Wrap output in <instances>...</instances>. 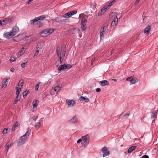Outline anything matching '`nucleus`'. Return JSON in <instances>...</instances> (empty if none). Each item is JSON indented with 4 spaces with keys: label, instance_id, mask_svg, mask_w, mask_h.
<instances>
[{
    "label": "nucleus",
    "instance_id": "c03bdc74",
    "mask_svg": "<svg viewBox=\"0 0 158 158\" xmlns=\"http://www.w3.org/2000/svg\"><path fill=\"white\" fill-rule=\"evenodd\" d=\"M19 92H19V91H16V94L17 95V97H16V99H18V97L19 94Z\"/></svg>",
    "mask_w": 158,
    "mask_h": 158
},
{
    "label": "nucleus",
    "instance_id": "0e129e2a",
    "mask_svg": "<svg viewBox=\"0 0 158 158\" xmlns=\"http://www.w3.org/2000/svg\"><path fill=\"white\" fill-rule=\"evenodd\" d=\"M112 80L113 81H114L115 82H116L117 81V80L116 79H112Z\"/></svg>",
    "mask_w": 158,
    "mask_h": 158
},
{
    "label": "nucleus",
    "instance_id": "412c9836",
    "mask_svg": "<svg viewBox=\"0 0 158 158\" xmlns=\"http://www.w3.org/2000/svg\"><path fill=\"white\" fill-rule=\"evenodd\" d=\"M100 82L101 83L102 85L103 86L108 85H109V83L106 80L102 81H100Z\"/></svg>",
    "mask_w": 158,
    "mask_h": 158
},
{
    "label": "nucleus",
    "instance_id": "f03ea898",
    "mask_svg": "<svg viewBox=\"0 0 158 158\" xmlns=\"http://www.w3.org/2000/svg\"><path fill=\"white\" fill-rule=\"evenodd\" d=\"M31 131V129L28 128L25 134L23 135V136H21L19 140L18 143V146H21L25 143Z\"/></svg>",
    "mask_w": 158,
    "mask_h": 158
},
{
    "label": "nucleus",
    "instance_id": "393cba45",
    "mask_svg": "<svg viewBox=\"0 0 158 158\" xmlns=\"http://www.w3.org/2000/svg\"><path fill=\"white\" fill-rule=\"evenodd\" d=\"M39 101L37 100H35V101L33 102V104L34 108H35L38 105L37 103Z\"/></svg>",
    "mask_w": 158,
    "mask_h": 158
},
{
    "label": "nucleus",
    "instance_id": "13d9d810",
    "mask_svg": "<svg viewBox=\"0 0 158 158\" xmlns=\"http://www.w3.org/2000/svg\"><path fill=\"white\" fill-rule=\"evenodd\" d=\"M95 60V58H93L91 61V63L92 64V63Z\"/></svg>",
    "mask_w": 158,
    "mask_h": 158
},
{
    "label": "nucleus",
    "instance_id": "a18cd8bd",
    "mask_svg": "<svg viewBox=\"0 0 158 158\" xmlns=\"http://www.w3.org/2000/svg\"><path fill=\"white\" fill-rule=\"evenodd\" d=\"M19 100L20 99H18H18H16V100H15L13 104H16Z\"/></svg>",
    "mask_w": 158,
    "mask_h": 158
},
{
    "label": "nucleus",
    "instance_id": "c85d7f7f",
    "mask_svg": "<svg viewBox=\"0 0 158 158\" xmlns=\"http://www.w3.org/2000/svg\"><path fill=\"white\" fill-rule=\"evenodd\" d=\"M18 85L19 87L22 88L23 86V82H21V81H20L18 83Z\"/></svg>",
    "mask_w": 158,
    "mask_h": 158
},
{
    "label": "nucleus",
    "instance_id": "de8ad7c7",
    "mask_svg": "<svg viewBox=\"0 0 158 158\" xmlns=\"http://www.w3.org/2000/svg\"><path fill=\"white\" fill-rule=\"evenodd\" d=\"M33 1L32 0H29L26 2V3L27 4L29 5L30 3Z\"/></svg>",
    "mask_w": 158,
    "mask_h": 158
},
{
    "label": "nucleus",
    "instance_id": "5701e85b",
    "mask_svg": "<svg viewBox=\"0 0 158 158\" xmlns=\"http://www.w3.org/2000/svg\"><path fill=\"white\" fill-rule=\"evenodd\" d=\"M132 81H131L130 82V85L135 84L136 83H137L138 81V80L136 78H133L132 79Z\"/></svg>",
    "mask_w": 158,
    "mask_h": 158
},
{
    "label": "nucleus",
    "instance_id": "052dcab7",
    "mask_svg": "<svg viewBox=\"0 0 158 158\" xmlns=\"http://www.w3.org/2000/svg\"><path fill=\"white\" fill-rule=\"evenodd\" d=\"M83 15H84V14H80L79 16V18H80V17H81V16H83Z\"/></svg>",
    "mask_w": 158,
    "mask_h": 158
},
{
    "label": "nucleus",
    "instance_id": "6e6552de",
    "mask_svg": "<svg viewBox=\"0 0 158 158\" xmlns=\"http://www.w3.org/2000/svg\"><path fill=\"white\" fill-rule=\"evenodd\" d=\"M60 89V87L59 86H56L54 88V89L53 88L51 90L50 94L51 95H54L55 94L54 91L56 94Z\"/></svg>",
    "mask_w": 158,
    "mask_h": 158
},
{
    "label": "nucleus",
    "instance_id": "4d7b16f0",
    "mask_svg": "<svg viewBox=\"0 0 158 158\" xmlns=\"http://www.w3.org/2000/svg\"><path fill=\"white\" fill-rule=\"evenodd\" d=\"M24 48H23V47L22 48V49L21 50H20V51H23L24 52H24H25V50H24Z\"/></svg>",
    "mask_w": 158,
    "mask_h": 158
},
{
    "label": "nucleus",
    "instance_id": "4468645a",
    "mask_svg": "<svg viewBox=\"0 0 158 158\" xmlns=\"http://www.w3.org/2000/svg\"><path fill=\"white\" fill-rule=\"evenodd\" d=\"M66 103L68 104L69 106H73L75 103L74 101L72 100H67Z\"/></svg>",
    "mask_w": 158,
    "mask_h": 158
},
{
    "label": "nucleus",
    "instance_id": "39448f33",
    "mask_svg": "<svg viewBox=\"0 0 158 158\" xmlns=\"http://www.w3.org/2000/svg\"><path fill=\"white\" fill-rule=\"evenodd\" d=\"M72 66L69 64H64L61 65L58 67V69L59 71L65 70L66 69H69L72 67Z\"/></svg>",
    "mask_w": 158,
    "mask_h": 158
},
{
    "label": "nucleus",
    "instance_id": "ea45409f",
    "mask_svg": "<svg viewBox=\"0 0 158 158\" xmlns=\"http://www.w3.org/2000/svg\"><path fill=\"white\" fill-rule=\"evenodd\" d=\"M122 16V15L121 14H118L116 16V18L117 19H118L121 17Z\"/></svg>",
    "mask_w": 158,
    "mask_h": 158
},
{
    "label": "nucleus",
    "instance_id": "8fccbe9b",
    "mask_svg": "<svg viewBox=\"0 0 158 158\" xmlns=\"http://www.w3.org/2000/svg\"><path fill=\"white\" fill-rule=\"evenodd\" d=\"M81 142H82V139H78V140L77 141V143H79Z\"/></svg>",
    "mask_w": 158,
    "mask_h": 158
},
{
    "label": "nucleus",
    "instance_id": "864d4df0",
    "mask_svg": "<svg viewBox=\"0 0 158 158\" xmlns=\"http://www.w3.org/2000/svg\"><path fill=\"white\" fill-rule=\"evenodd\" d=\"M101 90V89L99 88H97L96 89V91L98 92H100Z\"/></svg>",
    "mask_w": 158,
    "mask_h": 158
},
{
    "label": "nucleus",
    "instance_id": "0eeeda50",
    "mask_svg": "<svg viewBox=\"0 0 158 158\" xmlns=\"http://www.w3.org/2000/svg\"><path fill=\"white\" fill-rule=\"evenodd\" d=\"M102 151L103 153V157L109 155L110 153L109 151L106 147H103L102 149Z\"/></svg>",
    "mask_w": 158,
    "mask_h": 158
},
{
    "label": "nucleus",
    "instance_id": "4be33fe9",
    "mask_svg": "<svg viewBox=\"0 0 158 158\" xmlns=\"http://www.w3.org/2000/svg\"><path fill=\"white\" fill-rule=\"evenodd\" d=\"M118 19H115L113 20L111 23V25L112 26H115L118 23Z\"/></svg>",
    "mask_w": 158,
    "mask_h": 158
},
{
    "label": "nucleus",
    "instance_id": "cd10ccee",
    "mask_svg": "<svg viewBox=\"0 0 158 158\" xmlns=\"http://www.w3.org/2000/svg\"><path fill=\"white\" fill-rule=\"evenodd\" d=\"M116 0H113L111 2H110L108 5L107 6L109 8L112 5V4L115 2L116 1Z\"/></svg>",
    "mask_w": 158,
    "mask_h": 158
},
{
    "label": "nucleus",
    "instance_id": "6e6d98bb",
    "mask_svg": "<svg viewBox=\"0 0 158 158\" xmlns=\"http://www.w3.org/2000/svg\"><path fill=\"white\" fill-rule=\"evenodd\" d=\"M15 70V69L13 68H11L10 69V71L12 73H13Z\"/></svg>",
    "mask_w": 158,
    "mask_h": 158
},
{
    "label": "nucleus",
    "instance_id": "a878e982",
    "mask_svg": "<svg viewBox=\"0 0 158 158\" xmlns=\"http://www.w3.org/2000/svg\"><path fill=\"white\" fill-rule=\"evenodd\" d=\"M40 127V124L39 122H37L35 123V128L38 130L39 128Z\"/></svg>",
    "mask_w": 158,
    "mask_h": 158
},
{
    "label": "nucleus",
    "instance_id": "680f3d73",
    "mask_svg": "<svg viewBox=\"0 0 158 158\" xmlns=\"http://www.w3.org/2000/svg\"><path fill=\"white\" fill-rule=\"evenodd\" d=\"M102 10L103 11V12H104V13L106 12V11L104 10V9L103 8L102 9Z\"/></svg>",
    "mask_w": 158,
    "mask_h": 158
},
{
    "label": "nucleus",
    "instance_id": "c756f323",
    "mask_svg": "<svg viewBox=\"0 0 158 158\" xmlns=\"http://www.w3.org/2000/svg\"><path fill=\"white\" fill-rule=\"evenodd\" d=\"M6 19V21H7V23H10L12 21V19L11 18H8L5 19Z\"/></svg>",
    "mask_w": 158,
    "mask_h": 158
},
{
    "label": "nucleus",
    "instance_id": "79ce46f5",
    "mask_svg": "<svg viewBox=\"0 0 158 158\" xmlns=\"http://www.w3.org/2000/svg\"><path fill=\"white\" fill-rule=\"evenodd\" d=\"M104 10H105L106 11L109 8L107 6H104L103 8Z\"/></svg>",
    "mask_w": 158,
    "mask_h": 158
},
{
    "label": "nucleus",
    "instance_id": "774afa93",
    "mask_svg": "<svg viewBox=\"0 0 158 158\" xmlns=\"http://www.w3.org/2000/svg\"><path fill=\"white\" fill-rule=\"evenodd\" d=\"M37 40V38H36V37H35V38H34V40Z\"/></svg>",
    "mask_w": 158,
    "mask_h": 158
},
{
    "label": "nucleus",
    "instance_id": "338daca9",
    "mask_svg": "<svg viewBox=\"0 0 158 158\" xmlns=\"http://www.w3.org/2000/svg\"><path fill=\"white\" fill-rule=\"evenodd\" d=\"M17 56H18V57H19L20 56V55H19V54H18Z\"/></svg>",
    "mask_w": 158,
    "mask_h": 158
},
{
    "label": "nucleus",
    "instance_id": "a19ab883",
    "mask_svg": "<svg viewBox=\"0 0 158 158\" xmlns=\"http://www.w3.org/2000/svg\"><path fill=\"white\" fill-rule=\"evenodd\" d=\"M37 21L36 20H35V18L34 19H33V20H31L30 22H31V24H33V23H35V22H37Z\"/></svg>",
    "mask_w": 158,
    "mask_h": 158
},
{
    "label": "nucleus",
    "instance_id": "09e8293b",
    "mask_svg": "<svg viewBox=\"0 0 158 158\" xmlns=\"http://www.w3.org/2000/svg\"><path fill=\"white\" fill-rule=\"evenodd\" d=\"M16 91H19V92H20L21 91V88H19V87L18 88L17 87H16Z\"/></svg>",
    "mask_w": 158,
    "mask_h": 158
},
{
    "label": "nucleus",
    "instance_id": "dca6fc26",
    "mask_svg": "<svg viewBox=\"0 0 158 158\" xmlns=\"http://www.w3.org/2000/svg\"><path fill=\"white\" fill-rule=\"evenodd\" d=\"M79 99L81 101H84L86 102H88L89 101V99L88 98H85L82 96H81Z\"/></svg>",
    "mask_w": 158,
    "mask_h": 158
},
{
    "label": "nucleus",
    "instance_id": "4c0bfd02",
    "mask_svg": "<svg viewBox=\"0 0 158 158\" xmlns=\"http://www.w3.org/2000/svg\"><path fill=\"white\" fill-rule=\"evenodd\" d=\"M86 21V19L85 18H83L81 21V23L82 24H85V22Z\"/></svg>",
    "mask_w": 158,
    "mask_h": 158
},
{
    "label": "nucleus",
    "instance_id": "49530a36",
    "mask_svg": "<svg viewBox=\"0 0 158 158\" xmlns=\"http://www.w3.org/2000/svg\"><path fill=\"white\" fill-rule=\"evenodd\" d=\"M24 53V52L23 51H20L19 53V55H20V56H21Z\"/></svg>",
    "mask_w": 158,
    "mask_h": 158
},
{
    "label": "nucleus",
    "instance_id": "5fc2aeb1",
    "mask_svg": "<svg viewBox=\"0 0 158 158\" xmlns=\"http://www.w3.org/2000/svg\"><path fill=\"white\" fill-rule=\"evenodd\" d=\"M130 115V114L129 113H126V114L124 116V117H128Z\"/></svg>",
    "mask_w": 158,
    "mask_h": 158
},
{
    "label": "nucleus",
    "instance_id": "9d476101",
    "mask_svg": "<svg viewBox=\"0 0 158 158\" xmlns=\"http://www.w3.org/2000/svg\"><path fill=\"white\" fill-rule=\"evenodd\" d=\"M42 48L43 46L41 45H40V43L37 45L36 48V51L34 54V56H36L38 55L39 51L42 49Z\"/></svg>",
    "mask_w": 158,
    "mask_h": 158
},
{
    "label": "nucleus",
    "instance_id": "e2e57ef3",
    "mask_svg": "<svg viewBox=\"0 0 158 158\" xmlns=\"http://www.w3.org/2000/svg\"><path fill=\"white\" fill-rule=\"evenodd\" d=\"M2 25V22L1 20H0V25Z\"/></svg>",
    "mask_w": 158,
    "mask_h": 158
},
{
    "label": "nucleus",
    "instance_id": "ddd939ff",
    "mask_svg": "<svg viewBox=\"0 0 158 158\" xmlns=\"http://www.w3.org/2000/svg\"><path fill=\"white\" fill-rule=\"evenodd\" d=\"M151 28V24H148L145 29L144 33L147 34H148L150 31Z\"/></svg>",
    "mask_w": 158,
    "mask_h": 158
},
{
    "label": "nucleus",
    "instance_id": "20e7f679",
    "mask_svg": "<svg viewBox=\"0 0 158 158\" xmlns=\"http://www.w3.org/2000/svg\"><path fill=\"white\" fill-rule=\"evenodd\" d=\"M82 145L84 147L87 146L89 142V136L88 134L82 137Z\"/></svg>",
    "mask_w": 158,
    "mask_h": 158
},
{
    "label": "nucleus",
    "instance_id": "69168bd1",
    "mask_svg": "<svg viewBox=\"0 0 158 158\" xmlns=\"http://www.w3.org/2000/svg\"><path fill=\"white\" fill-rule=\"evenodd\" d=\"M50 83H51V82L50 81H49V82H48V84H50Z\"/></svg>",
    "mask_w": 158,
    "mask_h": 158
},
{
    "label": "nucleus",
    "instance_id": "1a4fd4ad",
    "mask_svg": "<svg viewBox=\"0 0 158 158\" xmlns=\"http://www.w3.org/2000/svg\"><path fill=\"white\" fill-rule=\"evenodd\" d=\"M14 35L12 34V32L10 31L9 32H7L4 33L3 35V36L7 39H10L12 38Z\"/></svg>",
    "mask_w": 158,
    "mask_h": 158
},
{
    "label": "nucleus",
    "instance_id": "aec40b11",
    "mask_svg": "<svg viewBox=\"0 0 158 158\" xmlns=\"http://www.w3.org/2000/svg\"><path fill=\"white\" fill-rule=\"evenodd\" d=\"M19 126L20 125L19 124V123L18 122H16L15 123L14 126L13 127L12 129H11V131H14L16 127Z\"/></svg>",
    "mask_w": 158,
    "mask_h": 158
},
{
    "label": "nucleus",
    "instance_id": "e433bc0d",
    "mask_svg": "<svg viewBox=\"0 0 158 158\" xmlns=\"http://www.w3.org/2000/svg\"><path fill=\"white\" fill-rule=\"evenodd\" d=\"M8 129L7 128H5L2 131V133L3 134H5L7 132Z\"/></svg>",
    "mask_w": 158,
    "mask_h": 158
},
{
    "label": "nucleus",
    "instance_id": "9b49d317",
    "mask_svg": "<svg viewBox=\"0 0 158 158\" xmlns=\"http://www.w3.org/2000/svg\"><path fill=\"white\" fill-rule=\"evenodd\" d=\"M13 35L15 36L19 31V28L17 26L14 27L10 30Z\"/></svg>",
    "mask_w": 158,
    "mask_h": 158
},
{
    "label": "nucleus",
    "instance_id": "b1692460",
    "mask_svg": "<svg viewBox=\"0 0 158 158\" xmlns=\"http://www.w3.org/2000/svg\"><path fill=\"white\" fill-rule=\"evenodd\" d=\"M29 93V90L27 89H26L25 91L23 92V96L24 97H26L27 94Z\"/></svg>",
    "mask_w": 158,
    "mask_h": 158
},
{
    "label": "nucleus",
    "instance_id": "2f4dec72",
    "mask_svg": "<svg viewBox=\"0 0 158 158\" xmlns=\"http://www.w3.org/2000/svg\"><path fill=\"white\" fill-rule=\"evenodd\" d=\"M92 4H93V5L92 6H91V7L93 8L94 9L96 8V3H95L94 2L93 3H92Z\"/></svg>",
    "mask_w": 158,
    "mask_h": 158
},
{
    "label": "nucleus",
    "instance_id": "58836bf2",
    "mask_svg": "<svg viewBox=\"0 0 158 158\" xmlns=\"http://www.w3.org/2000/svg\"><path fill=\"white\" fill-rule=\"evenodd\" d=\"M6 19H5V20H3L2 21V25H5L8 23L6 21Z\"/></svg>",
    "mask_w": 158,
    "mask_h": 158
},
{
    "label": "nucleus",
    "instance_id": "bf43d9fd",
    "mask_svg": "<svg viewBox=\"0 0 158 158\" xmlns=\"http://www.w3.org/2000/svg\"><path fill=\"white\" fill-rule=\"evenodd\" d=\"M152 116L153 117H156V114H153V115H152Z\"/></svg>",
    "mask_w": 158,
    "mask_h": 158
},
{
    "label": "nucleus",
    "instance_id": "2eb2a0df",
    "mask_svg": "<svg viewBox=\"0 0 158 158\" xmlns=\"http://www.w3.org/2000/svg\"><path fill=\"white\" fill-rule=\"evenodd\" d=\"M69 122L70 123H76L77 122V118L75 116H74L69 121Z\"/></svg>",
    "mask_w": 158,
    "mask_h": 158
},
{
    "label": "nucleus",
    "instance_id": "6ab92c4d",
    "mask_svg": "<svg viewBox=\"0 0 158 158\" xmlns=\"http://www.w3.org/2000/svg\"><path fill=\"white\" fill-rule=\"evenodd\" d=\"M8 82V79H7L5 80L4 81H3L2 84V88H6L7 85V82Z\"/></svg>",
    "mask_w": 158,
    "mask_h": 158
},
{
    "label": "nucleus",
    "instance_id": "473e14b6",
    "mask_svg": "<svg viewBox=\"0 0 158 158\" xmlns=\"http://www.w3.org/2000/svg\"><path fill=\"white\" fill-rule=\"evenodd\" d=\"M104 14V13L103 12V11L101 9L100 10L98 13V16H100V15H102L103 14Z\"/></svg>",
    "mask_w": 158,
    "mask_h": 158
},
{
    "label": "nucleus",
    "instance_id": "f8f14e48",
    "mask_svg": "<svg viewBox=\"0 0 158 158\" xmlns=\"http://www.w3.org/2000/svg\"><path fill=\"white\" fill-rule=\"evenodd\" d=\"M107 28V27L106 26H104L101 28L100 30V35L101 38L103 35L104 32L106 30Z\"/></svg>",
    "mask_w": 158,
    "mask_h": 158
},
{
    "label": "nucleus",
    "instance_id": "f704fd0d",
    "mask_svg": "<svg viewBox=\"0 0 158 158\" xmlns=\"http://www.w3.org/2000/svg\"><path fill=\"white\" fill-rule=\"evenodd\" d=\"M133 78L132 77H128L126 79V80L128 81H130L131 82V81H132V79H133Z\"/></svg>",
    "mask_w": 158,
    "mask_h": 158
},
{
    "label": "nucleus",
    "instance_id": "37998d69",
    "mask_svg": "<svg viewBox=\"0 0 158 158\" xmlns=\"http://www.w3.org/2000/svg\"><path fill=\"white\" fill-rule=\"evenodd\" d=\"M27 61L25 62L24 63H23L21 64V67H22V68H24L25 67V64L27 63Z\"/></svg>",
    "mask_w": 158,
    "mask_h": 158
},
{
    "label": "nucleus",
    "instance_id": "f3484780",
    "mask_svg": "<svg viewBox=\"0 0 158 158\" xmlns=\"http://www.w3.org/2000/svg\"><path fill=\"white\" fill-rule=\"evenodd\" d=\"M46 18V16L45 15H42L39 17H37L35 18V20L37 21H38L40 20H42L45 19Z\"/></svg>",
    "mask_w": 158,
    "mask_h": 158
},
{
    "label": "nucleus",
    "instance_id": "423d86ee",
    "mask_svg": "<svg viewBox=\"0 0 158 158\" xmlns=\"http://www.w3.org/2000/svg\"><path fill=\"white\" fill-rule=\"evenodd\" d=\"M77 13L76 10H73L68 12L63 15V17L64 18L67 19L70 17L72 15L75 14Z\"/></svg>",
    "mask_w": 158,
    "mask_h": 158
},
{
    "label": "nucleus",
    "instance_id": "a211bd4d",
    "mask_svg": "<svg viewBox=\"0 0 158 158\" xmlns=\"http://www.w3.org/2000/svg\"><path fill=\"white\" fill-rule=\"evenodd\" d=\"M137 146H133L130 147L128 150V153H130L134 151L136 148Z\"/></svg>",
    "mask_w": 158,
    "mask_h": 158
},
{
    "label": "nucleus",
    "instance_id": "bb28decb",
    "mask_svg": "<svg viewBox=\"0 0 158 158\" xmlns=\"http://www.w3.org/2000/svg\"><path fill=\"white\" fill-rule=\"evenodd\" d=\"M86 24H81V28L83 31H84L86 28L85 27Z\"/></svg>",
    "mask_w": 158,
    "mask_h": 158
},
{
    "label": "nucleus",
    "instance_id": "c9c22d12",
    "mask_svg": "<svg viewBox=\"0 0 158 158\" xmlns=\"http://www.w3.org/2000/svg\"><path fill=\"white\" fill-rule=\"evenodd\" d=\"M10 146H11L10 144H7L6 145V147H5V149L6 150L8 151V150L9 148L10 147Z\"/></svg>",
    "mask_w": 158,
    "mask_h": 158
},
{
    "label": "nucleus",
    "instance_id": "3c124183",
    "mask_svg": "<svg viewBox=\"0 0 158 158\" xmlns=\"http://www.w3.org/2000/svg\"><path fill=\"white\" fill-rule=\"evenodd\" d=\"M140 0H136L135 2V4L136 5L139 2Z\"/></svg>",
    "mask_w": 158,
    "mask_h": 158
},
{
    "label": "nucleus",
    "instance_id": "7c9ffc66",
    "mask_svg": "<svg viewBox=\"0 0 158 158\" xmlns=\"http://www.w3.org/2000/svg\"><path fill=\"white\" fill-rule=\"evenodd\" d=\"M16 60V58L15 57H12L10 58V62L12 63V62L14 61L15 60Z\"/></svg>",
    "mask_w": 158,
    "mask_h": 158
},
{
    "label": "nucleus",
    "instance_id": "f257e3e1",
    "mask_svg": "<svg viewBox=\"0 0 158 158\" xmlns=\"http://www.w3.org/2000/svg\"><path fill=\"white\" fill-rule=\"evenodd\" d=\"M66 50V47L65 45H64L61 49V53H60V48L59 46L57 47L56 53L57 56H59V60L55 63L56 66L57 67L59 64L62 63L65 55Z\"/></svg>",
    "mask_w": 158,
    "mask_h": 158
},
{
    "label": "nucleus",
    "instance_id": "72a5a7b5",
    "mask_svg": "<svg viewBox=\"0 0 158 158\" xmlns=\"http://www.w3.org/2000/svg\"><path fill=\"white\" fill-rule=\"evenodd\" d=\"M41 84V82H40L38 84H37L35 87V90L36 91L38 90L39 87V85Z\"/></svg>",
    "mask_w": 158,
    "mask_h": 158
},
{
    "label": "nucleus",
    "instance_id": "7ed1b4c3",
    "mask_svg": "<svg viewBox=\"0 0 158 158\" xmlns=\"http://www.w3.org/2000/svg\"><path fill=\"white\" fill-rule=\"evenodd\" d=\"M54 31V29L52 28L47 29L42 31L40 33V34L41 36L42 37H44L47 36V35L51 34L52 32Z\"/></svg>",
    "mask_w": 158,
    "mask_h": 158
},
{
    "label": "nucleus",
    "instance_id": "603ef678",
    "mask_svg": "<svg viewBox=\"0 0 158 158\" xmlns=\"http://www.w3.org/2000/svg\"><path fill=\"white\" fill-rule=\"evenodd\" d=\"M143 158H149V157L148 156L146 155H144L142 156Z\"/></svg>",
    "mask_w": 158,
    "mask_h": 158
}]
</instances>
